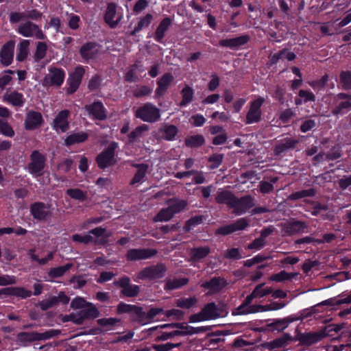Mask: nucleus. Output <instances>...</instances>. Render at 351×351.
I'll return each mask as SVG.
<instances>
[{"instance_id": "c03bdc74", "label": "nucleus", "mask_w": 351, "mask_h": 351, "mask_svg": "<svg viewBox=\"0 0 351 351\" xmlns=\"http://www.w3.org/2000/svg\"><path fill=\"white\" fill-rule=\"evenodd\" d=\"M173 215L171 210V208L168 206L166 208L161 209L158 213L154 217V222H164L170 221L173 217Z\"/></svg>"}, {"instance_id": "a18cd8bd", "label": "nucleus", "mask_w": 351, "mask_h": 351, "mask_svg": "<svg viewBox=\"0 0 351 351\" xmlns=\"http://www.w3.org/2000/svg\"><path fill=\"white\" fill-rule=\"evenodd\" d=\"M84 319L89 318H96L99 317V312L95 304H88V306L80 311Z\"/></svg>"}, {"instance_id": "aec40b11", "label": "nucleus", "mask_w": 351, "mask_h": 351, "mask_svg": "<svg viewBox=\"0 0 351 351\" xmlns=\"http://www.w3.org/2000/svg\"><path fill=\"white\" fill-rule=\"evenodd\" d=\"M248 40L249 36L243 35L237 38L221 40L219 41V45L223 47L235 49L246 44Z\"/></svg>"}, {"instance_id": "c85d7f7f", "label": "nucleus", "mask_w": 351, "mask_h": 351, "mask_svg": "<svg viewBox=\"0 0 351 351\" xmlns=\"http://www.w3.org/2000/svg\"><path fill=\"white\" fill-rule=\"evenodd\" d=\"M149 129V126L145 124H141V125L137 126L128 134V143H134L140 141V139L144 136L145 134L148 132Z\"/></svg>"}, {"instance_id": "bb28decb", "label": "nucleus", "mask_w": 351, "mask_h": 351, "mask_svg": "<svg viewBox=\"0 0 351 351\" xmlns=\"http://www.w3.org/2000/svg\"><path fill=\"white\" fill-rule=\"evenodd\" d=\"M337 98L343 99V101L339 103L335 108L332 111L333 114L337 115L339 114H343L344 110L351 109V96L340 93L337 95Z\"/></svg>"}, {"instance_id": "e433bc0d", "label": "nucleus", "mask_w": 351, "mask_h": 351, "mask_svg": "<svg viewBox=\"0 0 351 351\" xmlns=\"http://www.w3.org/2000/svg\"><path fill=\"white\" fill-rule=\"evenodd\" d=\"M88 137V134L84 132L73 133L65 139V145H71L75 143H80L86 141Z\"/></svg>"}, {"instance_id": "7ed1b4c3", "label": "nucleus", "mask_w": 351, "mask_h": 351, "mask_svg": "<svg viewBox=\"0 0 351 351\" xmlns=\"http://www.w3.org/2000/svg\"><path fill=\"white\" fill-rule=\"evenodd\" d=\"M45 157L38 151H34L29 156V162L27 166V171L34 177L38 178L44 174Z\"/></svg>"}, {"instance_id": "a878e982", "label": "nucleus", "mask_w": 351, "mask_h": 351, "mask_svg": "<svg viewBox=\"0 0 351 351\" xmlns=\"http://www.w3.org/2000/svg\"><path fill=\"white\" fill-rule=\"evenodd\" d=\"M57 334L56 330H49L43 333H27V332H21L19 335V337L21 339H26L28 341H34V340H45L48 339Z\"/></svg>"}, {"instance_id": "dca6fc26", "label": "nucleus", "mask_w": 351, "mask_h": 351, "mask_svg": "<svg viewBox=\"0 0 351 351\" xmlns=\"http://www.w3.org/2000/svg\"><path fill=\"white\" fill-rule=\"evenodd\" d=\"M202 311L206 320L215 319L227 314L223 307H218L214 302L207 304Z\"/></svg>"}, {"instance_id": "72a5a7b5", "label": "nucleus", "mask_w": 351, "mask_h": 351, "mask_svg": "<svg viewBox=\"0 0 351 351\" xmlns=\"http://www.w3.org/2000/svg\"><path fill=\"white\" fill-rule=\"evenodd\" d=\"M167 203L173 215L184 210L188 204L186 201L176 198L169 199Z\"/></svg>"}, {"instance_id": "4be33fe9", "label": "nucleus", "mask_w": 351, "mask_h": 351, "mask_svg": "<svg viewBox=\"0 0 351 351\" xmlns=\"http://www.w3.org/2000/svg\"><path fill=\"white\" fill-rule=\"evenodd\" d=\"M235 195L230 191L219 189L215 195V200L219 204H226L231 209Z\"/></svg>"}, {"instance_id": "393cba45", "label": "nucleus", "mask_w": 351, "mask_h": 351, "mask_svg": "<svg viewBox=\"0 0 351 351\" xmlns=\"http://www.w3.org/2000/svg\"><path fill=\"white\" fill-rule=\"evenodd\" d=\"M42 122V114L38 112L31 111L27 113L25 126L27 130H34L40 126Z\"/></svg>"}, {"instance_id": "f704fd0d", "label": "nucleus", "mask_w": 351, "mask_h": 351, "mask_svg": "<svg viewBox=\"0 0 351 351\" xmlns=\"http://www.w3.org/2000/svg\"><path fill=\"white\" fill-rule=\"evenodd\" d=\"M325 335L324 332H308L302 336V341L306 345H311L322 340Z\"/></svg>"}, {"instance_id": "5fc2aeb1", "label": "nucleus", "mask_w": 351, "mask_h": 351, "mask_svg": "<svg viewBox=\"0 0 351 351\" xmlns=\"http://www.w3.org/2000/svg\"><path fill=\"white\" fill-rule=\"evenodd\" d=\"M84 320L81 311L71 313L64 318V322L71 321L76 324H82Z\"/></svg>"}, {"instance_id": "79ce46f5", "label": "nucleus", "mask_w": 351, "mask_h": 351, "mask_svg": "<svg viewBox=\"0 0 351 351\" xmlns=\"http://www.w3.org/2000/svg\"><path fill=\"white\" fill-rule=\"evenodd\" d=\"M47 49L48 47L45 42H38L33 56L34 60L38 62L43 60L47 54Z\"/></svg>"}, {"instance_id": "c756f323", "label": "nucleus", "mask_w": 351, "mask_h": 351, "mask_svg": "<svg viewBox=\"0 0 351 351\" xmlns=\"http://www.w3.org/2000/svg\"><path fill=\"white\" fill-rule=\"evenodd\" d=\"M226 285V281L221 278H213L210 281L203 283L202 287L210 290V293H214L221 290Z\"/></svg>"}, {"instance_id": "9d476101", "label": "nucleus", "mask_w": 351, "mask_h": 351, "mask_svg": "<svg viewBox=\"0 0 351 351\" xmlns=\"http://www.w3.org/2000/svg\"><path fill=\"white\" fill-rule=\"evenodd\" d=\"M254 205V199L251 195H245L241 198L235 197L231 209L234 214L241 215L253 208Z\"/></svg>"}, {"instance_id": "20e7f679", "label": "nucleus", "mask_w": 351, "mask_h": 351, "mask_svg": "<svg viewBox=\"0 0 351 351\" xmlns=\"http://www.w3.org/2000/svg\"><path fill=\"white\" fill-rule=\"evenodd\" d=\"M65 73L61 68L49 66L48 73L44 77L43 85L44 86H60L64 80Z\"/></svg>"}, {"instance_id": "e2e57ef3", "label": "nucleus", "mask_w": 351, "mask_h": 351, "mask_svg": "<svg viewBox=\"0 0 351 351\" xmlns=\"http://www.w3.org/2000/svg\"><path fill=\"white\" fill-rule=\"evenodd\" d=\"M72 239L73 241L77 243H82L84 244H88L89 243H91L93 241V238L91 235L86 234V235H81V234H74L72 237Z\"/></svg>"}, {"instance_id": "ea45409f", "label": "nucleus", "mask_w": 351, "mask_h": 351, "mask_svg": "<svg viewBox=\"0 0 351 351\" xmlns=\"http://www.w3.org/2000/svg\"><path fill=\"white\" fill-rule=\"evenodd\" d=\"M132 316L134 321L137 322L141 325H145L149 322L147 313L143 312L141 307L136 306Z\"/></svg>"}, {"instance_id": "39448f33", "label": "nucleus", "mask_w": 351, "mask_h": 351, "mask_svg": "<svg viewBox=\"0 0 351 351\" xmlns=\"http://www.w3.org/2000/svg\"><path fill=\"white\" fill-rule=\"evenodd\" d=\"M272 293V288L270 287H265V283H261L256 286L252 293L247 295L244 302L238 308V313L243 314L242 311L248 310L251 306L250 304L255 298H263Z\"/></svg>"}, {"instance_id": "bf43d9fd", "label": "nucleus", "mask_w": 351, "mask_h": 351, "mask_svg": "<svg viewBox=\"0 0 351 351\" xmlns=\"http://www.w3.org/2000/svg\"><path fill=\"white\" fill-rule=\"evenodd\" d=\"M88 304L90 302H88L83 298L76 297L74 298L71 302V307L73 309H80L86 308Z\"/></svg>"}, {"instance_id": "5701e85b", "label": "nucleus", "mask_w": 351, "mask_h": 351, "mask_svg": "<svg viewBox=\"0 0 351 351\" xmlns=\"http://www.w3.org/2000/svg\"><path fill=\"white\" fill-rule=\"evenodd\" d=\"M306 227L307 226L304 222L300 221H290L282 225V232L287 235H291L303 232Z\"/></svg>"}, {"instance_id": "3c124183", "label": "nucleus", "mask_w": 351, "mask_h": 351, "mask_svg": "<svg viewBox=\"0 0 351 351\" xmlns=\"http://www.w3.org/2000/svg\"><path fill=\"white\" fill-rule=\"evenodd\" d=\"M204 138L202 135L191 136L185 139V144L188 147H195L203 145Z\"/></svg>"}, {"instance_id": "8fccbe9b", "label": "nucleus", "mask_w": 351, "mask_h": 351, "mask_svg": "<svg viewBox=\"0 0 351 351\" xmlns=\"http://www.w3.org/2000/svg\"><path fill=\"white\" fill-rule=\"evenodd\" d=\"M315 194L316 191L314 189H309L293 193L289 196L288 199L295 200L306 197H313Z\"/></svg>"}, {"instance_id": "338daca9", "label": "nucleus", "mask_w": 351, "mask_h": 351, "mask_svg": "<svg viewBox=\"0 0 351 351\" xmlns=\"http://www.w3.org/2000/svg\"><path fill=\"white\" fill-rule=\"evenodd\" d=\"M295 116V112L291 109H286L279 114V119L283 123H288Z\"/></svg>"}, {"instance_id": "774afa93", "label": "nucleus", "mask_w": 351, "mask_h": 351, "mask_svg": "<svg viewBox=\"0 0 351 351\" xmlns=\"http://www.w3.org/2000/svg\"><path fill=\"white\" fill-rule=\"evenodd\" d=\"M180 345V343H167L166 344H160V345H155L154 346V349L156 351H169L170 350L177 348Z\"/></svg>"}, {"instance_id": "c9c22d12", "label": "nucleus", "mask_w": 351, "mask_h": 351, "mask_svg": "<svg viewBox=\"0 0 351 351\" xmlns=\"http://www.w3.org/2000/svg\"><path fill=\"white\" fill-rule=\"evenodd\" d=\"M137 169V172L134 175L132 184H134L136 183L142 182L148 170L149 166L147 164H135L133 165Z\"/></svg>"}, {"instance_id": "0e129e2a", "label": "nucleus", "mask_w": 351, "mask_h": 351, "mask_svg": "<svg viewBox=\"0 0 351 351\" xmlns=\"http://www.w3.org/2000/svg\"><path fill=\"white\" fill-rule=\"evenodd\" d=\"M202 221V216H195L194 217H192L186 221L184 229L186 232H189L193 226L200 224Z\"/></svg>"}, {"instance_id": "4468645a", "label": "nucleus", "mask_w": 351, "mask_h": 351, "mask_svg": "<svg viewBox=\"0 0 351 351\" xmlns=\"http://www.w3.org/2000/svg\"><path fill=\"white\" fill-rule=\"evenodd\" d=\"M85 70L82 66H78L75 68V71L69 75L68 79L69 87L67 93L69 94L73 93L78 88L82 77L84 74Z\"/></svg>"}, {"instance_id": "864d4df0", "label": "nucleus", "mask_w": 351, "mask_h": 351, "mask_svg": "<svg viewBox=\"0 0 351 351\" xmlns=\"http://www.w3.org/2000/svg\"><path fill=\"white\" fill-rule=\"evenodd\" d=\"M188 282V280L186 278H180V279H175L173 280H169L166 283V288L167 289H174L180 288Z\"/></svg>"}, {"instance_id": "37998d69", "label": "nucleus", "mask_w": 351, "mask_h": 351, "mask_svg": "<svg viewBox=\"0 0 351 351\" xmlns=\"http://www.w3.org/2000/svg\"><path fill=\"white\" fill-rule=\"evenodd\" d=\"M152 19L153 16L151 14H147L143 17L140 18L138 24L131 32V35L134 36L142 29L148 27L152 23Z\"/></svg>"}, {"instance_id": "a211bd4d", "label": "nucleus", "mask_w": 351, "mask_h": 351, "mask_svg": "<svg viewBox=\"0 0 351 351\" xmlns=\"http://www.w3.org/2000/svg\"><path fill=\"white\" fill-rule=\"evenodd\" d=\"M14 49V43L13 41H9L5 43L2 47L0 52V61L5 65H10L13 60Z\"/></svg>"}, {"instance_id": "de8ad7c7", "label": "nucleus", "mask_w": 351, "mask_h": 351, "mask_svg": "<svg viewBox=\"0 0 351 351\" xmlns=\"http://www.w3.org/2000/svg\"><path fill=\"white\" fill-rule=\"evenodd\" d=\"M73 267V264L67 263L63 266L54 267L49 271V276L51 278H58L63 276L66 271Z\"/></svg>"}, {"instance_id": "cd10ccee", "label": "nucleus", "mask_w": 351, "mask_h": 351, "mask_svg": "<svg viewBox=\"0 0 351 351\" xmlns=\"http://www.w3.org/2000/svg\"><path fill=\"white\" fill-rule=\"evenodd\" d=\"M171 23L172 19L170 17H166L161 21L155 32L154 38L157 42H162Z\"/></svg>"}, {"instance_id": "13d9d810", "label": "nucleus", "mask_w": 351, "mask_h": 351, "mask_svg": "<svg viewBox=\"0 0 351 351\" xmlns=\"http://www.w3.org/2000/svg\"><path fill=\"white\" fill-rule=\"evenodd\" d=\"M140 288L136 285H129L124 289H122L121 293L128 297H134L138 295Z\"/></svg>"}, {"instance_id": "423d86ee", "label": "nucleus", "mask_w": 351, "mask_h": 351, "mask_svg": "<svg viewBox=\"0 0 351 351\" xmlns=\"http://www.w3.org/2000/svg\"><path fill=\"white\" fill-rule=\"evenodd\" d=\"M118 146L119 144L117 143L112 142L106 150L97 156V162L99 167L105 169L116 163L117 160L114 158V151Z\"/></svg>"}, {"instance_id": "b1692460", "label": "nucleus", "mask_w": 351, "mask_h": 351, "mask_svg": "<svg viewBox=\"0 0 351 351\" xmlns=\"http://www.w3.org/2000/svg\"><path fill=\"white\" fill-rule=\"evenodd\" d=\"M85 108L95 119L104 120L106 118L105 108L101 102H95L91 105L86 106Z\"/></svg>"}, {"instance_id": "4d7b16f0", "label": "nucleus", "mask_w": 351, "mask_h": 351, "mask_svg": "<svg viewBox=\"0 0 351 351\" xmlns=\"http://www.w3.org/2000/svg\"><path fill=\"white\" fill-rule=\"evenodd\" d=\"M340 83L344 88H351V73L349 71H342L339 76Z\"/></svg>"}, {"instance_id": "0eeeda50", "label": "nucleus", "mask_w": 351, "mask_h": 351, "mask_svg": "<svg viewBox=\"0 0 351 351\" xmlns=\"http://www.w3.org/2000/svg\"><path fill=\"white\" fill-rule=\"evenodd\" d=\"M165 271V266L163 264H158L143 269L137 274V278L141 280L148 279L154 280L162 278Z\"/></svg>"}, {"instance_id": "49530a36", "label": "nucleus", "mask_w": 351, "mask_h": 351, "mask_svg": "<svg viewBox=\"0 0 351 351\" xmlns=\"http://www.w3.org/2000/svg\"><path fill=\"white\" fill-rule=\"evenodd\" d=\"M198 300L196 297L181 298L176 301V305L180 308H190L195 305Z\"/></svg>"}, {"instance_id": "2f4dec72", "label": "nucleus", "mask_w": 351, "mask_h": 351, "mask_svg": "<svg viewBox=\"0 0 351 351\" xmlns=\"http://www.w3.org/2000/svg\"><path fill=\"white\" fill-rule=\"evenodd\" d=\"M173 81V77L171 73L164 74L158 81L156 93L158 95H162Z\"/></svg>"}, {"instance_id": "58836bf2", "label": "nucleus", "mask_w": 351, "mask_h": 351, "mask_svg": "<svg viewBox=\"0 0 351 351\" xmlns=\"http://www.w3.org/2000/svg\"><path fill=\"white\" fill-rule=\"evenodd\" d=\"M210 249L208 246L193 248L191 250V260L199 261L208 255Z\"/></svg>"}, {"instance_id": "680f3d73", "label": "nucleus", "mask_w": 351, "mask_h": 351, "mask_svg": "<svg viewBox=\"0 0 351 351\" xmlns=\"http://www.w3.org/2000/svg\"><path fill=\"white\" fill-rule=\"evenodd\" d=\"M13 73L14 71L11 70H7L5 71V74L0 77V91L3 90L5 86L11 82L12 77L10 75Z\"/></svg>"}, {"instance_id": "a19ab883", "label": "nucleus", "mask_w": 351, "mask_h": 351, "mask_svg": "<svg viewBox=\"0 0 351 351\" xmlns=\"http://www.w3.org/2000/svg\"><path fill=\"white\" fill-rule=\"evenodd\" d=\"M181 94L182 99L180 103V106H186L193 101L194 97V90L189 86H184L181 91Z\"/></svg>"}, {"instance_id": "69168bd1", "label": "nucleus", "mask_w": 351, "mask_h": 351, "mask_svg": "<svg viewBox=\"0 0 351 351\" xmlns=\"http://www.w3.org/2000/svg\"><path fill=\"white\" fill-rule=\"evenodd\" d=\"M16 282V278L14 276L2 275L0 276V286H8L14 285Z\"/></svg>"}, {"instance_id": "7c9ffc66", "label": "nucleus", "mask_w": 351, "mask_h": 351, "mask_svg": "<svg viewBox=\"0 0 351 351\" xmlns=\"http://www.w3.org/2000/svg\"><path fill=\"white\" fill-rule=\"evenodd\" d=\"M299 142L298 140L292 138H285L280 141L275 147V153L280 154L289 149L293 148Z\"/></svg>"}, {"instance_id": "ddd939ff", "label": "nucleus", "mask_w": 351, "mask_h": 351, "mask_svg": "<svg viewBox=\"0 0 351 351\" xmlns=\"http://www.w3.org/2000/svg\"><path fill=\"white\" fill-rule=\"evenodd\" d=\"M157 254L154 249H130L128 251L125 257L128 261H135L149 258Z\"/></svg>"}, {"instance_id": "f257e3e1", "label": "nucleus", "mask_w": 351, "mask_h": 351, "mask_svg": "<svg viewBox=\"0 0 351 351\" xmlns=\"http://www.w3.org/2000/svg\"><path fill=\"white\" fill-rule=\"evenodd\" d=\"M167 327L175 328L171 332H162L157 337L158 341H166L176 336H185L205 332L209 328L206 326L194 328L183 324H162L149 328V330H156L158 328H165Z\"/></svg>"}, {"instance_id": "09e8293b", "label": "nucleus", "mask_w": 351, "mask_h": 351, "mask_svg": "<svg viewBox=\"0 0 351 351\" xmlns=\"http://www.w3.org/2000/svg\"><path fill=\"white\" fill-rule=\"evenodd\" d=\"M66 194L72 199L84 202L87 198V193L80 189H69L66 191Z\"/></svg>"}, {"instance_id": "9b49d317", "label": "nucleus", "mask_w": 351, "mask_h": 351, "mask_svg": "<svg viewBox=\"0 0 351 351\" xmlns=\"http://www.w3.org/2000/svg\"><path fill=\"white\" fill-rule=\"evenodd\" d=\"M30 213L35 219L39 221H46L52 215L50 206L40 202L31 204Z\"/></svg>"}, {"instance_id": "f8f14e48", "label": "nucleus", "mask_w": 351, "mask_h": 351, "mask_svg": "<svg viewBox=\"0 0 351 351\" xmlns=\"http://www.w3.org/2000/svg\"><path fill=\"white\" fill-rule=\"evenodd\" d=\"M117 5L114 3H109L107 5L104 14V21L111 28H115L123 19V14L118 12Z\"/></svg>"}, {"instance_id": "4c0bfd02", "label": "nucleus", "mask_w": 351, "mask_h": 351, "mask_svg": "<svg viewBox=\"0 0 351 351\" xmlns=\"http://www.w3.org/2000/svg\"><path fill=\"white\" fill-rule=\"evenodd\" d=\"M30 42L28 40H23L18 46V53L16 55V60L22 62L26 59L29 53V46Z\"/></svg>"}, {"instance_id": "6e6552de", "label": "nucleus", "mask_w": 351, "mask_h": 351, "mask_svg": "<svg viewBox=\"0 0 351 351\" xmlns=\"http://www.w3.org/2000/svg\"><path fill=\"white\" fill-rule=\"evenodd\" d=\"M265 102L262 97H258L256 99L252 101L250 104V109L246 115V123L252 124L258 123L261 119V106Z\"/></svg>"}, {"instance_id": "6ab92c4d", "label": "nucleus", "mask_w": 351, "mask_h": 351, "mask_svg": "<svg viewBox=\"0 0 351 351\" xmlns=\"http://www.w3.org/2000/svg\"><path fill=\"white\" fill-rule=\"evenodd\" d=\"M3 101L18 107L23 106L25 102L23 95L15 90L7 91L3 96Z\"/></svg>"}, {"instance_id": "052dcab7", "label": "nucleus", "mask_w": 351, "mask_h": 351, "mask_svg": "<svg viewBox=\"0 0 351 351\" xmlns=\"http://www.w3.org/2000/svg\"><path fill=\"white\" fill-rule=\"evenodd\" d=\"M0 133L9 137L14 135V132L8 123L0 119Z\"/></svg>"}, {"instance_id": "473e14b6", "label": "nucleus", "mask_w": 351, "mask_h": 351, "mask_svg": "<svg viewBox=\"0 0 351 351\" xmlns=\"http://www.w3.org/2000/svg\"><path fill=\"white\" fill-rule=\"evenodd\" d=\"M178 128L173 125L165 124L159 129L160 135L167 141H172L178 134Z\"/></svg>"}, {"instance_id": "603ef678", "label": "nucleus", "mask_w": 351, "mask_h": 351, "mask_svg": "<svg viewBox=\"0 0 351 351\" xmlns=\"http://www.w3.org/2000/svg\"><path fill=\"white\" fill-rule=\"evenodd\" d=\"M293 274L287 273L285 271H281L280 272L271 276L269 279L271 281L275 282H282L290 280L293 278Z\"/></svg>"}, {"instance_id": "1a4fd4ad", "label": "nucleus", "mask_w": 351, "mask_h": 351, "mask_svg": "<svg viewBox=\"0 0 351 351\" xmlns=\"http://www.w3.org/2000/svg\"><path fill=\"white\" fill-rule=\"evenodd\" d=\"M17 32L25 37H35L39 40H43L46 38L41 29L30 21L21 23L19 26Z\"/></svg>"}, {"instance_id": "6e6d98bb", "label": "nucleus", "mask_w": 351, "mask_h": 351, "mask_svg": "<svg viewBox=\"0 0 351 351\" xmlns=\"http://www.w3.org/2000/svg\"><path fill=\"white\" fill-rule=\"evenodd\" d=\"M12 295L25 299L32 295V291L23 287H13Z\"/></svg>"}, {"instance_id": "412c9836", "label": "nucleus", "mask_w": 351, "mask_h": 351, "mask_svg": "<svg viewBox=\"0 0 351 351\" xmlns=\"http://www.w3.org/2000/svg\"><path fill=\"white\" fill-rule=\"evenodd\" d=\"M99 47L95 43L84 44L80 49V53L84 60L93 59L99 53Z\"/></svg>"}, {"instance_id": "2eb2a0df", "label": "nucleus", "mask_w": 351, "mask_h": 351, "mask_svg": "<svg viewBox=\"0 0 351 351\" xmlns=\"http://www.w3.org/2000/svg\"><path fill=\"white\" fill-rule=\"evenodd\" d=\"M286 306V304L282 302H273L267 305H251L248 310L245 311H242L243 315L245 314H250V313H256L258 312H265V311H277L284 308Z\"/></svg>"}, {"instance_id": "f03ea898", "label": "nucleus", "mask_w": 351, "mask_h": 351, "mask_svg": "<svg viewBox=\"0 0 351 351\" xmlns=\"http://www.w3.org/2000/svg\"><path fill=\"white\" fill-rule=\"evenodd\" d=\"M135 117L145 122L154 123L160 117V110L155 105L146 103L135 112Z\"/></svg>"}, {"instance_id": "f3484780", "label": "nucleus", "mask_w": 351, "mask_h": 351, "mask_svg": "<svg viewBox=\"0 0 351 351\" xmlns=\"http://www.w3.org/2000/svg\"><path fill=\"white\" fill-rule=\"evenodd\" d=\"M69 114L68 110H62L53 119L52 127L58 132H65L69 129L68 117Z\"/></svg>"}]
</instances>
